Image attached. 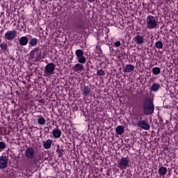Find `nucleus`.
<instances>
[{
    "instance_id": "nucleus-1",
    "label": "nucleus",
    "mask_w": 178,
    "mask_h": 178,
    "mask_svg": "<svg viewBox=\"0 0 178 178\" xmlns=\"http://www.w3.org/2000/svg\"><path fill=\"white\" fill-rule=\"evenodd\" d=\"M42 49L40 47H36L33 50L30 51L28 60H29V62H38V60H40L41 58L44 59V56H42Z\"/></svg>"
},
{
    "instance_id": "nucleus-2",
    "label": "nucleus",
    "mask_w": 178,
    "mask_h": 178,
    "mask_svg": "<svg viewBox=\"0 0 178 178\" xmlns=\"http://www.w3.org/2000/svg\"><path fill=\"white\" fill-rule=\"evenodd\" d=\"M24 155L28 159H31V164L35 165L37 163V158L35 157V149L32 147H27L25 150Z\"/></svg>"
},
{
    "instance_id": "nucleus-3",
    "label": "nucleus",
    "mask_w": 178,
    "mask_h": 178,
    "mask_svg": "<svg viewBox=\"0 0 178 178\" xmlns=\"http://www.w3.org/2000/svg\"><path fill=\"white\" fill-rule=\"evenodd\" d=\"M143 109L145 115H151L154 113V104L150 99H145L143 103Z\"/></svg>"
},
{
    "instance_id": "nucleus-4",
    "label": "nucleus",
    "mask_w": 178,
    "mask_h": 178,
    "mask_svg": "<svg viewBox=\"0 0 178 178\" xmlns=\"http://www.w3.org/2000/svg\"><path fill=\"white\" fill-rule=\"evenodd\" d=\"M146 25L147 29L149 30H154V29H157L158 27V21H156L155 17L149 15L146 18Z\"/></svg>"
},
{
    "instance_id": "nucleus-5",
    "label": "nucleus",
    "mask_w": 178,
    "mask_h": 178,
    "mask_svg": "<svg viewBox=\"0 0 178 178\" xmlns=\"http://www.w3.org/2000/svg\"><path fill=\"white\" fill-rule=\"evenodd\" d=\"M56 65L53 63H48L44 70V76L48 77V76H52V74H55V68Z\"/></svg>"
},
{
    "instance_id": "nucleus-6",
    "label": "nucleus",
    "mask_w": 178,
    "mask_h": 178,
    "mask_svg": "<svg viewBox=\"0 0 178 178\" xmlns=\"http://www.w3.org/2000/svg\"><path fill=\"white\" fill-rule=\"evenodd\" d=\"M130 166V158L122 157L118 162V168L124 170Z\"/></svg>"
},
{
    "instance_id": "nucleus-7",
    "label": "nucleus",
    "mask_w": 178,
    "mask_h": 178,
    "mask_svg": "<svg viewBox=\"0 0 178 178\" xmlns=\"http://www.w3.org/2000/svg\"><path fill=\"white\" fill-rule=\"evenodd\" d=\"M137 126L142 129L143 130H149L151 129V125L148 123L147 120H143V118H140L139 120L137 122Z\"/></svg>"
},
{
    "instance_id": "nucleus-8",
    "label": "nucleus",
    "mask_w": 178,
    "mask_h": 178,
    "mask_svg": "<svg viewBox=\"0 0 178 178\" xmlns=\"http://www.w3.org/2000/svg\"><path fill=\"white\" fill-rule=\"evenodd\" d=\"M16 37H17V31L15 30L8 31L4 34L6 41H13Z\"/></svg>"
},
{
    "instance_id": "nucleus-9",
    "label": "nucleus",
    "mask_w": 178,
    "mask_h": 178,
    "mask_svg": "<svg viewBox=\"0 0 178 178\" xmlns=\"http://www.w3.org/2000/svg\"><path fill=\"white\" fill-rule=\"evenodd\" d=\"M133 41H134L135 44L137 45H143L145 42V38L140 34H136L134 38Z\"/></svg>"
},
{
    "instance_id": "nucleus-10",
    "label": "nucleus",
    "mask_w": 178,
    "mask_h": 178,
    "mask_svg": "<svg viewBox=\"0 0 178 178\" xmlns=\"http://www.w3.org/2000/svg\"><path fill=\"white\" fill-rule=\"evenodd\" d=\"M8 168V158L5 156L0 157V169H6Z\"/></svg>"
},
{
    "instance_id": "nucleus-11",
    "label": "nucleus",
    "mask_w": 178,
    "mask_h": 178,
    "mask_svg": "<svg viewBox=\"0 0 178 178\" xmlns=\"http://www.w3.org/2000/svg\"><path fill=\"white\" fill-rule=\"evenodd\" d=\"M84 24L85 22L82 17L79 18L77 21L75 22V26L77 29H84Z\"/></svg>"
},
{
    "instance_id": "nucleus-12",
    "label": "nucleus",
    "mask_w": 178,
    "mask_h": 178,
    "mask_svg": "<svg viewBox=\"0 0 178 178\" xmlns=\"http://www.w3.org/2000/svg\"><path fill=\"white\" fill-rule=\"evenodd\" d=\"M19 45H22V47H24L29 44V38L27 36H23L19 39Z\"/></svg>"
},
{
    "instance_id": "nucleus-13",
    "label": "nucleus",
    "mask_w": 178,
    "mask_h": 178,
    "mask_svg": "<svg viewBox=\"0 0 178 178\" xmlns=\"http://www.w3.org/2000/svg\"><path fill=\"white\" fill-rule=\"evenodd\" d=\"M73 70L74 72H81L83 70H84V67L83 66V65H81V63H77L73 67H72Z\"/></svg>"
},
{
    "instance_id": "nucleus-14",
    "label": "nucleus",
    "mask_w": 178,
    "mask_h": 178,
    "mask_svg": "<svg viewBox=\"0 0 178 178\" xmlns=\"http://www.w3.org/2000/svg\"><path fill=\"white\" fill-rule=\"evenodd\" d=\"M82 94L85 95V97H87L91 92V89L88 86H84L83 89L81 90Z\"/></svg>"
},
{
    "instance_id": "nucleus-15",
    "label": "nucleus",
    "mask_w": 178,
    "mask_h": 178,
    "mask_svg": "<svg viewBox=\"0 0 178 178\" xmlns=\"http://www.w3.org/2000/svg\"><path fill=\"white\" fill-rule=\"evenodd\" d=\"M38 44V39L36 38H31L29 41V45L31 47H35Z\"/></svg>"
},
{
    "instance_id": "nucleus-16",
    "label": "nucleus",
    "mask_w": 178,
    "mask_h": 178,
    "mask_svg": "<svg viewBox=\"0 0 178 178\" xmlns=\"http://www.w3.org/2000/svg\"><path fill=\"white\" fill-rule=\"evenodd\" d=\"M115 131L117 133V134H118L119 136H122V134H123V133L124 132V128L123 127V126H118Z\"/></svg>"
},
{
    "instance_id": "nucleus-17",
    "label": "nucleus",
    "mask_w": 178,
    "mask_h": 178,
    "mask_svg": "<svg viewBox=\"0 0 178 178\" xmlns=\"http://www.w3.org/2000/svg\"><path fill=\"white\" fill-rule=\"evenodd\" d=\"M53 136L55 138H59V137L62 136V131H60L58 129H56L53 131Z\"/></svg>"
},
{
    "instance_id": "nucleus-18",
    "label": "nucleus",
    "mask_w": 178,
    "mask_h": 178,
    "mask_svg": "<svg viewBox=\"0 0 178 178\" xmlns=\"http://www.w3.org/2000/svg\"><path fill=\"white\" fill-rule=\"evenodd\" d=\"M51 145H52V140L48 139L46 142H44L43 147L45 149H49L51 148Z\"/></svg>"
},
{
    "instance_id": "nucleus-19",
    "label": "nucleus",
    "mask_w": 178,
    "mask_h": 178,
    "mask_svg": "<svg viewBox=\"0 0 178 178\" xmlns=\"http://www.w3.org/2000/svg\"><path fill=\"white\" fill-rule=\"evenodd\" d=\"M166 173H168V168H166L165 167H161L159 169V175H160L161 176H165Z\"/></svg>"
},
{
    "instance_id": "nucleus-20",
    "label": "nucleus",
    "mask_w": 178,
    "mask_h": 178,
    "mask_svg": "<svg viewBox=\"0 0 178 178\" xmlns=\"http://www.w3.org/2000/svg\"><path fill=\"white\" fill-rule=\"evenodd\" d=\"M134 70V65H127L125 69H124V72L126 73H129L130 72H133Z\"/></svg>"
},
{
    "instance_id": "nucleus-21",
    "label": "nucleus",
    "mask_w": 178,
    "mask_h": 178,
    "mask_svg": "<svg viewBox=\"0 0 178 178\" xmlns=\"http://www.w3.org/2000/svg\"><path fill=\"white\" fill-rule=\"evenodd\" d=\"M38 118H39L38 119V124H41V125L45 124V123L47 122V120H45V118H44L42 117L41 115H38Z\"/></svg>"
},
{
    "instance_id": "nucleus-22",
    "label": "nucleus",
    "mask_w": 178,
    "mask_h": 178,
    "mask_svg": "<svg viewBox=\"0 0 178 178\" xmlns=\"http://www.w3.org/2000/svg\"><path fill=\"white\" fill-rule=\"evenodd\" d=\"M161 88V85L159 83H153L152 87H151V90L152 91H158Z\"/></svg>"
},
{
    "instance_id": "nucleus-23",
    "label": "nucleus",
    "mask_w": 178,
    "mask_h": 178,
    "mask_svg": "<svg viewBox=\"0 0 178 178\" xmlns=\"http://www.w3.org/2000/svg\"><path fill=\"white\" fill-rule=\"evenodd\" d=\"M75 55H76V58H81L84 55V51L81 49H77L75 51Z\"/></svg>"
},
{
    "instance_id": "nucleus-24",
    "label": "nucleus",
    "mask_w": 178,
    "mask_h": 178,
    "mask_svg": "<svg viewBox=\"0 0 178 178\" xmlns=\"http://www.w3.org/2000/svg\"><path fill=\"white\" fill-rule=\"evenodd\" d=\"M77 60L79 63H81L82 65L87 62V59H86V57H84L83 56L82 57L77 58Z\"/></svg>"
},
{
    "instance_id": "nucleus-25",
    "label": "nucleus",
    "mask_w": 178,
    "mask_h": 178,
    "mask_svg": "<svg viewBox=\"0 0 178 178\" xmlns=\"http://www.w3.org/2000/svg\"><path fill=\"white\" fill-rule=\"evenodd\" d=\"M153 74H159L161 73V68L155 67L152 69Z\"/></svg>"
},
{
    "instance_id": "nucleus-26",
    "label": "nucleus",
    "mask_w": 178,
    "mask_h": 178,
    "mask_svg": "<svg viewBox=\"0 0 178 178\" xmlns=\"http://www.w3.org/2000/svg\"><path fill=\"white\" fill-rule=\"evenodd\" d=\"M156 48H158V49H162L163 48V43H162L161 41H158L155 44Z\"/></svg>"
},
{
    "instance_id": "nucleus-27",
    "label": "nucleus",
    "mask_w": 178,
    "mask_h": 178,
    "mask_svg": "<svg viewBox=\"0 0 178 178\" xmlns=\"http://www.w3.org/2000/svg\"><path fill=\"white\" fill-rule=\"evenodd\" d=\"M0 48H1L3 52H8V44H1Z\"/></svg>"
},
{
    "instance_id": "nucleus-28",
    "label": "nucleus",
    "mask_w": 178,
    "mask_h": 178,
    "mask_svg": "<svg viewBox=\"0 0 178 178\" xmlns=\"http://www.w3.org/2000/svg\"><path fill=\"white\" fill-rule=\"evenodd\" d=\"M5 148H6V143L4 142H0V151L5 149Z\"/></svg>"
},
{
    "instance_id": "nucleus-29",
    "label": "nucleus",
    "mask_w": 178,
    "mask_h": 178,
    "mask_svg": "<svg viewBox=\"0 0 178 178\" xmlns=\"http://www.w3.org/2000/svg\"><path fill=\"white\" fill-rule=\"evenodd\" d=\"M56 152L58 154L59 156H62V154L63 152V149H60L59 146H58V149H56Z\"/></svg>"
},
{
    "instance_id": "nucleus-30",
    "label": "nucleus",
    "mask_w": 178,
    "mask_h": 178,
    "mask_svg": "<svg viewBox=\"0 0 178 178\" xmlns=\"http://www.w3.org/2000/svg\"><path fill=\"white\" fill-rule=\"evenodd\" d=\"M97 75L98 76H105V71L103 70H100L97 71Z\"/></svg>"
},
{
    "instance_id": "nucleus-31",
    "label": "nucleus",
    "mask_w": 178,
    "mask_h": 178,
    "mask_svg": "<svg viewBox=\"0 0 178 178\" xmlns=\"http://www.w3.org/2000/svg\"><path fill=\"white\" fill-rule=\"evenodd\" d=\"M49 133V128L44 127V134H48Z\"/></svg>"
},
{
    "instance_id": "nucleus-32",
    "label": "nucleus",
    "mask_w": 178,
    "mask_h": 178,
    "mask_svg": "<svg viewBox=\"0 0 178 178\" xmlns=\"http://www.w3.org/2000/svg\"><path fill=\"white\" fill-rule=\"evenodd\" d=\"M115 47H120V42L117 41L116 42H115Z\"/></svg>"
},
{
    "instance_id": "nucleus-33",
    "label": "nucleus",
    "mask_w": 178,
    "mask_h": 178,
    "mask_svg": "<svg viewBox=\"0 0 178 178\" xmlns=\"http://www.w3.org/2000/svg\"><path fill=\"white\" fill-rule=\"evenodd\" d=\"M88 2H95V0H88Z\"/></svg>"
},
{
    "instance_id": "nucleus-34",
    "label": "nucleus",
    "mask_w": 178,
    "mask_h": 178,
    "mask_svg": "<svg viewBox=\"0 0 178 178\" xmlns=\"http://www.w3.org/2000/svg\"><path fill=\"white\" fill-rule=\"evenodd\" d=\"M2 129L4 130V131H6V127H3Z\"/></svg>"
},
{
    "instance_id": "nucleus-35",
    "label": "nucleus",
    "mask_w": 178,
    "mask_h": 178,
    "mask_svg": "<svg viewBox=\"0 0 178 178\" xmlns=\"http://www.w3.org/2000/svg\"><path fill=\"white\" fill-rule=\"evenodd\" d=\"M0 134H2V131H0Z\"/></svg>"
},
{
    "instance_id": "nucleus-36",
    "label": "nucleus",
    "mask_w": 178,
    "mask_h": 178,
    "mask_svg": "<svg viewBox=\"0 0 178 178\" xmlns=\"http://www.w3.org/2000/svg\"><path fill=\"white\" fill-rule=\"evenodd\" d=\"M43 2H44V1H45V0H42Z\"/></svg>"
}]
</instances>
